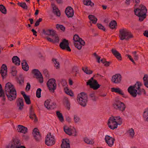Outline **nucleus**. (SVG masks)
Returning <instances> with one entry per match:
<instances>
[{
    "label": "nucleus",
    "mask_w": 148,
    "mask_h": 148,
    "mask_svg": "<svg viewBox=\"0 0 148 148\" xmlns=\"http://www.w3.org/2000/svg\"><path fill=\"white\" fill-rule=\"evenodd\" d=\"M136 86L137 84H135L133 86H130L127 89L128 92L134 97H136L137 96L138 90L136 89Z\"/></svg>",
    "instance_id": "nucleus-8"
},
{
    "label": "nucleus",
    "mask_w": 148,
    "mask_h": 148,
    "mask_svg": "<svg viewBox=\"0 0 148 148\" xmlns=\"http://www.w3.org/2000/svg\"><path fill=\"white\" fill-rule=\"evenodd\" d=\"M112 91L118 93L119 94L121 95L124 98H126L127 97L124 96V93L123 91L119 88H112Z\"/></svg>",
    "instance_id": "nucleus-22"
},
{
    "label": "nucleus",
    "mask_w": 148,
    "mask_h": 148,
    "mask_svg": "<svg viewBox=\"0 0 148 148\" xmlns=\"http://www.w3.org/2000/svg\"><path fill=\"white\" fill-rule=\"evenodd\" d=\"M68 40L65 39H63L60 44V47L62 50H66L68 51H71V50L69 46Z\"/></svg>",
    "instance_id": "nucleus-7"
},
{
    "label": "nucleus",
    "mask_w": 148,
    "mask_h": 148,
    "mask_svg": "<svg viewBox=\"0 0 148 148\" xmlns=\"http://www.w3.org/2000/svg\"><path fill=\"white\" fill-rule=\"evenodd\" d=\"M79 43V42H75L74 45L76 48L80 50L81 49L82 46Z\"/></svg>",
    "instance_id": "nucleus-50"
},
{
    "label": "nucleus",
    "mask_w": 148,
    "mask_h": 148,
    "mask_svg": "<svg viewBox=\"0 0 148 148\" xmlns=\"http://www.w3.org/2000/svg\"><path fill=\"white\" fill-rule=\"evenodd\" d=\"M53 37H54L52 39L48 37H46V38L49 41L52 42L53 43H58L59 41V39L57 34H56Z\"/></svg>",
    "instance_id": "nucleus-19"
},
{
    "label": "nucleus",
    "mask_w": 148,
    "mask_h": 148,
    "mask_svg": "<svg viewBox=\"0 0 148 148\" xmlns=\"http://www.w3.org/2000/svg\"><path fill=\"white\" fill-rule=\"evenodd\" d=\"M33 134L36 141H39L41 140V136L37 128H35L33 130Z\"/></svg>",
    "instance_id": "nucleus-15"
},
{
    "label": "nucleus",
    "mask_w": 148,
    "mask_h": 148,
    "mask_svg": "<svg viewBox=\"0 0 148 148\" xmlns=\"http://www.w3.org/2000/svg\"><path fill=\"white\" fill-rule=\"evenodd\" d=\"M55 140L54 136L51 135L50 132H49L46 136L45 144L47 146H52L55 144Z\"/></svg>",
    "instance_id": "nucleus-3"
},
{
    "label": "nucleus",
    "mask_w": 148,
    "mask_h": 148,
    "mask_svg": "<svg viewBox=\"0 0 148 148\" xmlns=\"http://www.w3.org/2000/svg\"><path fill=\"white\" fill-rule=\"evenodd\" d=\"M71 129L67 127H64V130L65 133L71 136Z\"/></svg>",
    "instance_id": "nucleus-40"
},
{
    "label": "nucleus",
    "mask_w": 148,
    "mask_h": 148,
    "mask_svg": "<svg viewBox=\"0 0 148 148\" xmlns=\"http://www.w3.org/2000/svg\"><path fill=\"white\" fill-rule=\"evenodd\" d=\"M41 89L40 88H38L37 89L36 92V96L38 98H40L41 97Z\"/></svg>",
    "instance_id": "nucleus-47"
},
{
    "label": "nucleus",
    "mask_w": 148,
    "mask_h": 148,
    "mask_svg": "<svg viewBox=\"0 0 148 148\" xmlns=\"http://www.w3.org/2000/svg\"><path fill=\"white\" fill-rule=\"evenodd\" d=\"M43 73L46 76V77H48L49 75L48 71L46 69H45L43 70Z\"/></svg>",
    "instance_id": "nucleus-59"
},
{
    "label": "nucleus",
    "mask_w": 148,
    "mask_h": 148,
    "mask_svg": "<svg viewBox=\"0 0 148 148\" xmlns=\"http://www.w3.org/2000/svg\"><path fill=\"white\" fill-rule=\"evenodd\" d=\"M64 90L65 92L67 95L71 96H73V93L72 91L71 90H69L68 87H66L64 88Z\"/></svg>",
    "instance_id": "nucleus-33"
},
{
    "label": "nucleus",
    "mask_w": 148,
    "mask_h": 148,
    "mask_svg": "<svg viewBox=\"0 0 148 148\" xmlns=\"http://www.w3.org/2000/svg\"><path fill=\"white\" fill-rule=\"evenodd\" d=\"M0 11L4 14H6L7 13L6 9L3 5H0Z\"/></svg>",
    "instance_id": "nucleus-38"
},
{
    "label": "nucleus",
    "mask_w": 148,
    "mask_h": 148,
    "mask_svg": "<svg viewBox=\"0 0 148 148\" xmlns=\"http://www.w3.org/2000/svg\"><path fill=\"white\" fill-rule=\"evenodd\" d=\"M108 124L109 127L112 130H114L117 127L118 124L114 117L110 118L108 120Z\"/></svg>",
    "instance_id": "nucleus-10"
},
{
    "label": "nucleus",
    "mask_w": 148,
    "mask_h": 148,
    "mask_svg": "<svg viewBox=\"0 0 148 148\" xmlns=\"http://www.w3.org/2000/svg\"><path fill=\"white\" fill-rule=\"evenodd\" d=\"M84 141L88 144H92L94 143L92 140H90L87 138H84Z\"/></svg>",
    "instance_id": "nucleus-45"
},
{
    "label": "nucleus",
    "mask_w": 148,
    "mask_h": 148,
    "mask_svg": "<svg viewBox=\"0 0 148 148\" xmlns=\"http://www.w3.org/2000/svg\"><path fill=\"white\" fill-rule=\"evenodd\" d=\"M52 61L54 62L56 66H55L56 67V69H58L59 68V62L57 61L56 59H53Z\"/></svg>",
    "instance_id": "nucleus-48"
},
{
    "label": "nucleus",
    "mask_w": 148,
    "mask_h": 148,
    "mask_svg": "<svg viewBox=\"0 0 148 148\" xmlns=\"http://www.w3.org/2000/svg\"><path fill=\"white\" fill-rule=\"evenodd\" d=\"M136 16L139 17V21H142L146 18V14H136Z\"/></svg>",
    "instance_id": "nucleus-41"
},
{
    "label": "nucleus",
    "mask_w": 148,
    "mask_h": 148,
    "mask_svg": "<svg viewBox=\"0 0 148 148\" xmlns=\"http://www.w3.org/2000/svg\"><path fill=\"white\" fill-rule=\"evenodd\" d=\"M86 84L87 85L89 86L90 88H92L94 90L97 89L101 86L98 84L97 80L94 79L93 77H91V79L88 80L86 82Z\"/></svg>",
    "instance_id": "nucleus-4"
},
{
    "label": "nucleus",
    "mask_w": 148,
    "mask_h": 148,
    "mask_svg": "<svg viewBox=\"0 0 148 148\" xmlns=\"http://www.w3.org/2000/svg\"><path fill=\"white\" fill-rule=\"evenodd\" d=\"M148 75L147 74H145L143 78L144 82L148 81Z\"/></svg>",
    "instance_id": "nucleus-62"
},
{
    "label": "nucleus",
    "mask_w": 148,
    "mask_h": 148,
    "mask_svg": "<svg viewBox=\"0 0 148 148\" xmlns=\"http://www.w3.org/2000/svg\"><path fill=\"white\" fill-rule=\"evenodd\" d=\"M22 68L25 71H27L29 70V66L26 61V60H23L21 63Z\"/></svg>",
    "instance_id": "nucleus-27"
},
{
    "label": "nucleus",
    "mask_w": 148,
    "mask_h": 148,
    "mask_svg": "<svg viewBox=\"0 0 148 148\" xmlns=\"http://www.w3.org/2000/svg\"><path fill=\"white\" fill-rule=\"evenodd\" d=\"M77 100L81 106L85 107L88 102V97L86 93L82 92L78 95Z\"/></svg>",
    "instance_id": "nucleus-2"
},
{
    "label": "nucleus",
    "mask_w": 148,
    "mask_h": 148,
    "mask_svg": "<svg viewBox=\"0 0 148 148\" xmlns=\"http://www.w3.org/2000/svg\"><path fill=\"white\" fill-rule=\"evenodd\" d=\"M71 136H77V133L75 129V128L71 129Z\"/></svg>",
    "instance_id": "nucleus-51"
},
{
    "label": "nucleus",
    "mask_w": 148,
    "mask_h": 148,
    "mask_svg": "<svg viewBox=\"0 0 148 148\" xmlns=\"http://www.w3.org/2000/svg\"><path fill=\"white\" fill-rule=\"evenodd\" d=\"M36 114L34 112V110L33 109L32 106H31L29 109V117L32 119L35 116Z\"/></svg>",
    "instance_id": "nucleus-31"
},
{
    "label": "nucleus",
    "mask_w": 148,
    "mask_h": 148,
    "mask_svg": "<svg viewBox=\"0 0 148 148\" xmlns=\"http://www.w3.org/2000/svg\"><path fill=\"white\" fill-rule=\"evenodd\" d=\"M137 86V87H136V89L138 90L140 89V87L142 85V83L139 82H137L136 83Z\"/></svg>",
    "instance_id": "nucleus-57"
},
{
    "label": "nucleus",
    "mask_w": 148,
    "mask_h": 148,
    "mask_svg": "<svg viewBox=\"0 0 148 148\" xmlns=\"http://www.w3.org/2000/svg\"><path fill=\"white\" fill-rule=\"evenodd\" d=\"M98 28L102 30L103 31H105V28L101 24H97Z\"/></svg>",
    "instance_id": "nucleus-55"
},
{
    "label": "nucleus",
    "mask_w": 148,
    "mask_h": 148,
    "mask_svg": "<svg viewBox=\"0 0 148 148\" xmlns=\"http://www.w3.org/2000/svg\"><path fill=\"white\" fill-rule=\"evenodd\" d=\"M80 38L78 35L75 34L73 36V40L75 42H76L79 41Z\"/></svg>",
    "instance_id": "nucleus-46"
},
{
    "label": "nucleus",
    "mask_w": 148,
    "mask_h": 148,
    "mask_svg": "<svg viewBox=\"0 0 148 148\" xmlns=\"http://www.w3.org/2000/svg\"><path fill=\"white\" fill-rule=\"evenodd\" d=\"M12 62L16 65H19L20 64V60L18 57L15 56L12 58Z\"/></svg>",
    "instance_id": "nucleus-28"
},
{
    "label": "nucleus",
    "mask_w": 148,
    "mask_h": 148,
    "mask_svg": "<svg viewBox=\"0 0 148 148\" xmlns=\"http://www.w3.org/2000/svg\"><path fill=\"white\" fill-rule=\"evenodd\" d=\"M53 12L57 16H59L60 15V13L58 9L55 5L53 7Z\"/></svg>",
    "instance_id": "nucleus-29"
},
{
    "label": "nucleus",
    "mask_w": 148,
    "mask_h": 148,
    "mask_svg": "<svg viewBox=\"0 0 148 148\" xmlns=\"http://www.w3.org/2000/svg\"><path fill=\"white\" fill-rule=\"evenodd\" d=\"M17 130L18 132L25 134L27 132V127L22 125H19L18 126V128L17 129Z\"/></svg>",
    "instance_id": "nucleus-24"
},
{
    "label": "nucleus",
    "mask_w": 148,
    "mask_h": 148,
    "mask_svg": "<svg viewBox=\"0 0 148 148\" xmlns=\"http://www.w3.org/2000/svg\"><path fill=\"white\" fill-rule=\"evenodd\" d=\"M83 3L85 5H90L91 6L94 5V3H92L90 0H83Z\"/></svg>",
    "instance_id": "nucleus-35"
},
{
    "label": "nucleus",
    "mask_w": 148,
    "mask_h": 148,
    "mask_svg": "<svg viewBox=\"0 0 148 148\" xmlns=\"http://www.w3.org/2000/svg\"><path fill=\"white\" fill-rule=\"evenodd\" d=\"M5 94L8 100L10 101L14 100L16 98L17 96L16 91L14 92L6 93Z\"/></svg>",
    "instance_id": "nucleus-14"
},
{
    "label": "nucleus",
    "mask_w": 148,
    "mask_h": 148,
    "mask_svg": "<svg viewBox=\"0 0 148 148\" xmlns=\"http://www.w3.org/2000/svg\"><path fill=\"white\" fill-rule=\"evenodd\" d=\"M25 102L27 104H30L31 103L29 97L27 96L24 98Z\"/></svg>",
    "instance_id": "nucleus-44"
},
{
    "label": "nucleus",
    "mask_w": 148,
    "mask_h": 148,
    "mask_svg": "<svg viewBox=\"0 0 148 148\" xmlns=\"http://www.w3.org/2000/svg\"><path fill=\"white\" fill-rule=\"evenodd\" d=\"M7 68L5 64H3L1 68L0 73L3 78H5L7 75Z\"/></svg>",
    "instance_id": "nucleus-18"
},
{
    "label": "nucleus",
    "mask_w": 148,
    "mask_h": 148,
    "mask_svg": "<svg viewBox=\"0 0 148 148\" xmlns=\"http://www.w3.org/2000/svg\"><path fill=\"white\" fill-rule=\"evenodd\" d=\"M61 148H70V145L69 140L68 139H66L62 142L61 145Z\"/></svg>",
    "instance_id": "nucleus-23"
},
{
    "label": "nucleus",
    "mask_w": 148,
    "mask_h": 148,
    "mask_svg": "<svg viewBox=\"0 0 148 148\" xmlns=\"http://www.w3.org/2000/svg\"><path fill=\"white\" fill-rule=\"evenodd\" d=\"M128 132L129 133L130 135L132 138L133 137L134 134V132L133 129L131 128L129 129L128 130Z\"/></svg>",
    "instance_id": "nucleus-42"
},
{
    "label": "nucleus",
    "mask_w": 148,
    "mask_h": 148,
    "mask_svg": "<svg viewBox=\"0 0 148 148\" xmlns=\"http://www.w3.org/2000/svg\"><path fill=\"white\" fill-rule=\"evenodd\" d=\"M93 55L95 56L96 58L97 59V62L98 63H100L99 60L100 59V57L99 56H98L96 53H93Z\"/></svg>",
    "instance_id": "nucleus-58"
},
{
    "label": "nucleus",
    "mask_w": 148,
    "mask_h": 148,
    "mask_svg": "<svg viewBox=\"0 0 148 148\" xmlns=\"http://www.w3.org/2000/svg\"><path fill=\"white\" fill-rule=\"evenodd\" d=\"M105 140L106 143L110 147L113 145L114 141L115 140L114 138L108 135H106L105 137Z\"/></svg>",
    "instance_id": "nucleus-16"
},
{
    "label": "nucleus",
    "mask_w": 148,
    "mask_h": 148,
    "mask_svg": "<svg viewBox=\"0 0 148 148\" xmlns=\"http://www.w3.org/2000/svg\"><path fill=\"white\" fill-rule=\"evenodd\" d=\"M50 35L52 36H54L56 34V32L55 30L53 29L50 30Z\"/></svg>",
    "instance_id": "nucleus-56"
},
{
    "label": "nucleus",
    "mask_w": 148,
    "mask_h": 148,
    "mask_svg": "<svg viewBox=\"0 0 148 148\" xmlns=\"http://www.w3.org/2000/svg\"><path fill=\"white\" fill-rule=\"evenodd\" d=\"M117 25V23L115 20L111 21L109 24V26L111 29H113L115 28V26Z\"/></svg>",
    "instance_id": "nucleus-34"
},
{
    "label": "nucleus",
    "mask_w": 148,
    "mask_h": 148,
    "mask_svg": "<svg viewBox=\"0 0 148 148\" xmlns=\"http://www.w3.org/2000/svg\"><path fill=\"white\" fill-rule=\"evenodd\" d=\"M82 70L85 73L87 74H91L93 72L92 71L88 70V67L87 66H85L84 68L82 67Z\"/></svg>",
    "instance_id": "nucleus-37"
},
{
    "label": "nucleus",
    "mask_w": 148,
    "mask_h": 148,
    "mask_svg": "<svg viewBox=\"0 0 148 148\" xmlns=\"http://www.w3.org/2000/svg\"><path fill=\"white\" fill-rule=\"evenodd\" d=\"M121 76L120 74H117L112 76L111 81L114 83L119 84L121 82Z\"/></svg>",
    "instance_id": "nucleus-13"
},
{
    "label": "nucleus",
    "mask_w": 148,
    "mask_h": 148,
    "mask_svg": "<svg viewBox=\"0 0 148 148\" xmlns=\"http://www.w3.org/2000/svg\"><path fill=\"white\" fill-rule=\"evenodd\" d=\"M56 114L60 121L63 122L64 121V118L62 114L59 111H57L56 112Z\"/></svg>",
    "instance_id": "nucleus-36"
},
{
    "label": "nucleus",
    "mask_w": 148,
    "mask_h": 148,
    "mask_svg": "<svg viewBox=\"0 0 148 148\" xmlns=\"http://www.w3.org/2000/svg\"><path fill=\"white\" fill-rule=\"evenodd\" d=\"M116 118V121L117 122V124L118 125H121L122 123V119L121 118V117L119 116H116L115 117Z\"/></svg>",
    "instance_id": "nucleus-43"
},
{
    "label": "nucleus",
    "mask_w": 148,
    "mask_h": 148,
    "mask_svg": "<svg viewBox=\"0 0 148 148\" xmlns=\"http://www.w3.org/2000/svg\"><path fill=\"white\" fill-rule=\"evenodd\" d=\"M11 73L12 75L13 76H15L16 75L17 71L16 70L15 68L14 67H13L12 69V71Z\"/></svg>",
    "instance_id": "nucleus-52"
},
{
    "label": "nucleus",
    "mask_w": 148,
    "mask_h": 148,
    "mask_svg": "<svg viewBox=\"0 0 148 148\" xmlns=\"http://www.w3.org/2000/svg\"><path fill=\"white\" fill-rule=\"evenodd\" d=\"M119 37L121 40H128L132 38L134 36L131 32L125 28H123L119 31Z\"/></svg>",
    "instance_id": "nucleus-1"
},
{
    "label": "nucleus",
    "mask_w": 148,
    "mask_h": 148,
    "mask_svg": "<svg viewBox=\"0 0 148 148\" xmlns=\"http://www.w3.org/2000/svg\"><path fill=\"white\" fill-rule=\"evenodd\" d=\"M113 105L114 108L122 112L125 110L126 108V106L125 104L119 100L115 101Z\"/></svg>",
    "instance_id": "nucleus-5"
},
{
    "label": "nucleus",
    "mask_w": 148,
    "mask_h": 148,
    "mask_svg": "<svg viewBox=\"0 0 148 148\" xmlns=\"http://www.w3.org/2000/svg\"><path fill=\"white\" fill-rule=\"evenodd\" d=\"M65 13L68 18L72 17L74 14L73 10L71 7H68L66 8Z\"/></svg>",
    "instance_id": "nucleus-17"
},
{
    "label": "nucleus",
    "mask_w": 148,
    "mask_h": 148,
    "mask_svg": "<svg viewBox=\"0 0 148 148\" xmlns=\"http://www.w3.org/2000/svg\"><path fill=\"white\" fill-rule=\"evenodd\" d=\"M74 120L75 123H77L79 121L80 118L77 115H74Z\"/></svg>",
    "instance_id": "nucleus-54"
},
{
    "label": "nucleus",
    "mask_w": 148,
    "mask_h": 148,
    "mask_svg": "<svg viewBox=\"0 0 148 148\" xmlns=\"http://www.w3.org/2000/svg\"><path fill=\"white\" fill-rule=\"evenodd\" d=\"M127 56L129 58L130 60L132 62V63H134V64H135V62L134 61V60L133 59V58H132V57L129 54H127Z\"/></svg>",
    "instance_id": "nucleus-64"
},
{
    "label": "nucleus",
    "mask_w": 148,
    "mask_h": 148,
    "mask_svg": "<svg viewBox=\"0 0 148 148\" xmlns=\"http://www.w3.org/2000/svg\"><path fill=\"white\" fill-rule=\"evenodd\" d=\"M17 106L19 107L18 110H21L23 108L24 103L22 98H19L17 101Z\"/></svg>",
    "instance_id": "nucleus-21"
},
{
    "label": "nucleus",
    "mask_w": 148,
    "mask_h": 148,
    "mask_svg": "<svg viewBox=\"0 0 148 148\" xmlns=\"http://www.w3.org/2000/svg\"><path fill=\"white\" fill-rule=\"evenodd\" d=\"M50 29H46V30H45L44 29L43 30V33L45 35L50 36Z\"/></svg>",
    "instance_id": "nucleus-53"
},
{
    "label": "nucleus",
    "mask_w": 148,
    "mask_h": 148,
    "mask_svg": "<svg viewBox=\"0 0 148 148\" xmlns=\"http://www.w3.org/2000/svg\"><path fill=\"white\" fill-rule=\"evenodd\" d=\"M34 77L38 79V81L40 83H42L43 82V79L41 73L39 72L38 73H36V74L34 75Z\"/></svg>",
    "instance_id": "nucleus-25"
},
{
    "label": "nucleus",
    "mask_w": 148,
    "mask_h": 148,
    "mask_svg": "<svg viewBox=\"0 0 148 148\" xmlns=\"http://www.w3.org/2000/svg\"><path fill=\"white\" fill-rule=\"evenodd\" d=\"M143 117L146 118L147 116H148V110L145 111L143 113Z\"/></svg>",
    "instance_id": "nucleus-63"
},
{
    "label": "nucleus",
    "mask_w": 148,
    "mask_h": 148,
    "mask_svg": "<svg viewBox=\"0 0 148 148\" xmlns=\"http://www.w3.org/2000/svg\"><path fill=\"white\" fill-rule=\"evenodd\" d=\"M56 28L57 29L60 28L62 30L64 31L65 30V27L62 25L57 24L56 25Z\"/></svg>",
    "instance_id": "nucleus-49"
},
{
    "label": "nucleus",
    "mask_w": 148,
    "mask_h": 148,
    "mask_svg": "<svg viewBox=\"0 0 148 148\" xmlns=\"http://www.w3.org/2000/svg\"><path fill=\"white\" fill-rule=\"evenodd\" d=\"M6 148H25L24 146H21L19 141L18 139L14 140L10 145L6 146Z\"/></svg>",
    "instance_id": "nucleus-11"
},
{
    "label": "nucleus",
    "mask_w": 148,
    "mask_h": 148,
    "mask_svg": "<svg viewBox=\"0 0 148 148\" xmlns=\"http://www.w3.org/2000/svg\"><path fill=\"white\" fill-rule=\"evenodd\" d=\"M47 85L49 91L53 92L56 87L55 79H49L47 82Z\"/></svg>",
    "instance_id": "nucleus-6"
},
{
    "label": "nucleus",
    "mask_w": 148,
    "mask_h": 148,
    "mask_svg": "<svg viewBox=\"0 0 148 148\" xmlns=\"http://www.w3.org/2000/svg\"><path fill=\"white\" fill-rule=\"evenodd\" d=\"M79 40L80 41H79V44H80V45H81V46L82 45H84L85 44V42H84V40H83L81 38H80Z\"/></svg>",
    "instance_id": "nucleus-60"
},
{
    "label": "nucleus",
    "mask_w": 148,
    "mask_h": 148,
    "mask_svg": "<svg viewBox=\"0 0 148 148\" xmlns=\"http://www.w3.org/2000/svg\"><path fill=\"white\" fill-rule=\"evenodd\" d=\"M18 83L20 85H22L24 83V79L23 78H21V79L19 80Z\"/></svg>",
    "instance_id": "nucleus-61"
},
{
    "label": "nucleus",
    "mask_w": 148,
    "mask_h": 148,
    "mask_svg": "<svg viewBox=\"0 0 148 148\" xmlns=\"http://www.w3.org/2000/svg\"><path fill=\"white\" fill-rule=\"evenodd\" d=\"M111 51L113 55L118 60H122V58L121 54L118 51L114 49H112Z\"/></svg>",
    "instance_id": "nucleus-20"
},
{
    "label": "nucleus",
    "mask_w": 148,
    "mask_h": 148,
    "mask_svg": "<svg viewBox=\"0 0 148 148\" xmlns=\"http://www.w3.org/2000/svg\"><path fill=\"white\" fill-rule=\"evenodd\" d=\"M44 104L45 107L48 109H53L55 107L54 105H51L50 104V102L48 100H47L45 101Z\"/></svg>",
    "instance_id": "nucleus-26"
},
{
    "label": "nucleus",
    "mask_w": 148,
    "mask_h": 148,
    "mask_svg": "<svg viewBox=\"0 0 148 148\" xmlns=\"http://www.w3.org/2000/svg\"><path fill=\"white\" fill-rule=\"evenodd\" d=\"M18 5L24 9H27V6L25 2L18 3Z\"/></svg>",
    "instance_id": "nucleus-39"
},
{
    "label": "nucleus",
    "mask_w": 148,
    "mask_h": 148,
    "mask_svg": "<svg viewBox=\"0 0 148 148\" xmlns=\"http://www.w3.org/2000/svg\"><path fill=\"white\" fill-rule=\"evenodd\" d=\"M134 12L135 14H146L147 9L145 6L141 4L140 5L139 8L134 10Z\"/></svg>",
    "instance_id": "nucleus-9"
},
{
    "label": "nucleus",
    "mask_w": 148,
    "mask_h": 148,
    "mask_svg": "<svg viewBox=\"0 0 148 148\" xmlns=\"http://www.w3.org/2000/svg\"><path fill=\"white\" fill-rule=\"evenodd\" d=\"M89 97L90 100L94 101H96L98 99V98L96 96L95 92L90 93L89 95Z\"/></svg>",
    "instance_id": "nucleus-30"
},
{
    "label": "nucleus",
    "mask_w": 148,
    "mask_h": 148,
    "mask_svg": "<svg viewBox=\"0 0 148 148\" xmlns=\"http://www.w3.org/2000/svg\"><path fill=\"white\" fill-rule=\"evenodd\" d=\"M89 19L92 21V23L94 24H95L97 21V18L93 15H89L88 16Z\"/></svg>",
    "instance_id": "nucleus-32"
},
{
    "label": "nucleus",
    "mask_w": 148,
    "mask_h": 148,
    "mask_svg": "<svg viewBox=\"0 0 148 148\" xmlns=\"http://www.w3.org/2000/svg\"><path fill=\"white\" fill-rule=\"evenodd\" d=\"M5 90V93L16 91L14 86L10 82L6 84Z\"/></svg>",
    "instance_id": "nucleus-12"
}]
</instances>
